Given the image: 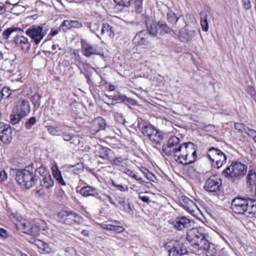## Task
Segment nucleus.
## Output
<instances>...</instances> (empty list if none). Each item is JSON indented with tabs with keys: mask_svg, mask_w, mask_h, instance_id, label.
<instances>
[{
	"mask_svg": "<svg viewBox=\"0 0 256 256\" xmlns=\"http://www.w3.org/2000/svg\"><path fill=\"white\" fill-rule=\"evenodd\" d=\"M42 96L38 94H35L32 96L31 101L35 108L38 109L40 106V99Z\"/></svg>",
	"mask_w": 256,
	"mask_h": 256,
	"instance_id": "nucleus-34",
	"label": "nucleus"
},
{
	"mask_svg": "<svg viewBox=\"0 0 256 256\" xmlns=\"http://www.w3.org/2000/svg\"><path fill=\"white\" fill-rule=\"evenodd\" d=\"M245 215L249 218L256 217V200L248 199Z\"/></svg>",
	"mask_w": 256,
	"mask_h": 256,
	"instance_id": "nucleus-21",
	"label": "nucleus"
},
{
	"mask_svg": "<svg viewBox=\"0 0 256 256\" xmlns=\"http://www.w3.org/2000/svg\"><path fill=\"white\" fill-rule=\"evenodd\" d=\"M18 28H16L11 27L8 28L2 33V37L3 39L7 40L13 32H16Z\"/></svg>",
	"mask_w": 256,
	"mask_h": 256,
	"instance_id": "nucleus-35",
	"label": "nucleus"
},
{
	"mask_svg": "<svg viewBox=\"0 0 256 256\" xmlns=\"http://www.w3.org/2000/svg\"><path fill=\"white\" fill-rule=\"evenodd\" d=\"M20 114L22 116H25L28 114L30 110V103L28 100H22L21 103L20 105Z\"/></svg>",
	"mask_w": 256,
	"mask_h": 256,
	"instance_id": "nucleus-28",
	"label": "nucleus"
},
{
	"mask_svg": "<svg viewBox=\"0 0 256 256\" xmlns=\"http://www.w3.org/2000/svg\"><path fill=\"white\" fill-rule=\"evenodd\" d=\"M234 128L236 130H238L240 132H244L246 130H247L248 128H246L244 125L242 123L236 122L234 124Z\"/></svg>",
	"mask_w": 256,
	"mask_h": 256,
	"instance_id": "nucleus-52",
	"label": "nucleus"
},
{
	"mask_svg": "<svg viewBox=\"0 0 256 256\" xmlns=\"http://www.w3.org/2000/svg\"><path fill=\"white\" fill-rule=\"evenodd\" d=\"M192 150V143L189 142L180 144L172 156L175 158L177 162L184 165L190 164L189 160L190 152Z\"/></svg>",
	"mask_w": 256,
	"mask_h": 256,
	"instance_id": "nucleus-3",
	"label": "nucleus"
},
{
	"mask_svg": "<svg viewBox=\"0 0 256 256\" xmlns=\"http://www.w3.org/2000/svg\"><path fill=\"white\" fill-rule=\"evenodd\" d=\"M247 167L240 162H232L231 164L223 171L226 177H230L234 180H239L246 173Z\"/></svg>",
	"mask_w": 256,
	"mask_h": 256,
	"instance_id": "nucleus-4",
	"label": "nucleus"
},
{
	"mask_svg": "<svg viewBox=\"0 0 256 256\" xmlns=\"http://www.w3.org/2000/svg\"><path fill=\"white\" fill-rule=\"evenodd\" d=\"M142 132L144 136H147L152 142L156 144L160 143L162 140V136L151 124H146L142 126Z\"/></svg>",
	"mask_w": 256,
	"mask_h": 256,
	"instance_id": "nucleus-10",
	"label": "nucleus"
},
{
	"mask_svg": "<svg viewBox=\"0 0 256 256\" xmlns=\"http://www.w3.org/2000/svg\"><path fill=\"white\" fill-rule=\"evenodd\" d=\"M114 1L120 6H127L130 4L132 0H114Z\"/></svg>",
	"mask_w": 256,
	"mask_h": 256,
	"instance_id": "nucleus-51",
	"label": "nucleus"
},
{
	"mask_svg": "<svg viewBox=\"0 0 256 256\" xmlns=\"http://www.w3.org/2000/svg\"><path fill=\"white\" fill-rule=\"evenodd\" d=\"M8 232L4 228H0V236L6 238L8 236Z\"/></svg>",
	"mask_w": 256,
	"mask_h": 256,
	"instance_id": "nucleus-61",
	"label": "nucleus"
},
{
	"mask_svg": "<svg viewBox=\"0 0 256 256\" xmlns=\"http://www.w3.org/2000/svg\"><path fill=\"white\" fill-rule=\"evenodd\" d=\"M179 18L180 16H178L172 10L168 11L167 13L166 20L169 24L172 25V27H175Z\"/></svg>",
	"mask_w": 256,
	"mask_h": 256,
	"instance_id": "nucleus-27",
	"label": "nucleus"
},
{
	"mask_svg": "<svg viewBox=\"0 0 256 256\" xmlns=\"http://www.w3.org/2000/svg\"><path fill=\"white\" fill-rule=\"evenodd\" d=\"M209 235L202 227L194 228L187 232L186 240L195 248L208 252L210 255L215 254L214 244L208 241Z\"/></svg>",
	"mask_w": 256,
	"mask_h": 256,
	"instance_id": "nucleus-2",
	"label": "nucleus"
},
{
	"mask_svg": "<svg viewBox=\"0 0 256 256\" xmlns=\"http://www.w3.org/2000/svg\"><path fill=\"white\" fill-rule=\"evenodd\" d=\"M200 16V25L202 30L204 32H208V16L205 12H201Z\"/></svg>",
	"mask_w": 256,
	"mask_h": 256,
	"instance_id": "nucleus-31",
	"label": "nucleus"
},
{
	"mask_svg": "<svg viewBox=\"0 0 256 256\" xmlns=\"http://www.w3.org/2000/svg\"><path fill=\"white\" fill-rule=\"evenodd\" d=\"M138 198L142 202H146L147 204H150V197L147 196L146 194V193L140 192L138 194Z\"/></svg>",
	"mask_w": 256,
	"mask_h": 256,
	"instance_id": "nucleus-50",
	"label": "nucleus"
},
{
	"mask_svg": "<svg viewBox=\"0 0 256 256\" xmlns=\"http://www.w3.org/2000/svg\"><path fill=\"white\" fill-rule=\"evenodd\" d=\"M156 26L160 27L159 22L158 23H153L150 26L149 28V34H152V36H156Z\"/></svg>",
	"mask_w": 256,
	"mask_h": 256,
	"instance_id": "nucleus-48",
	"label": "nucleus"
},
{
	"mask_svg": "<svg viewBox=\"0 0 256 256\" xmlns=\"http://www.w3.org/2000/svg\"><path fill=\"white\" fill-rule=\"evenodd\" d=\"M1 89L0 92V101L2 98H8L11 94L10 90L9 88L2 87Z\"/></svg>",
	"mask_w": 256,
	"mask_h": 256,
	"instance_id": "nucleus-38",
	"label": "nucleus"
},
{
	"mask_svg": "<svg viewBox=\"0 0 256 256\" xmlns=\"http://www.w3.org/2000/svg\"><path fill=\"white\" fill-rule=\"evenodd\" d=\"M15 180L19 185L26 189L32 188L40 180L41 188L38 190L36 193L40 196L45 193L44 189H50L54 186V182L48 169L42 166L35 169L32 164L23 170H16Z\"/></svg>",
	"mask_w": 256,
	"mask_h": 256,
	"instance_id": "nucleus-1",
	"label": "nucleus"
},
{
	"mask_svg": "<svg viewBox=\"0 0 256 256\" xmlns=\"http://www.w3.org/2000/svg\"><path fill=\"white\" fill-rule=\"evenodd\" d=\"M82 53L86 56L90 57L94 54L103 56L101 50L98 48L96 46L92 45L83 41H82Z\"/></svg>",
	"mask_w": 256,
	"mask_h": 256,
	"instance_id": "nucleus-17",
	"label": "nucleus"
},
{
	"mask_svg": "<svg viewBox=\"0 0 256 256\" xmlns=\"http://www.w3.org/2000/svg\"><path fill=\"white\" fill-rule=\"evenodd\" d=\"M113 186H114L118 190H120L121 192H126L128 190V186H124L121 184H116L114 182Z\"/></svg>",
	"mask_w": 256,
	"mask_h": 256,
	"instance_id": "nucleus-58",
	"label": "nucleus"
},
{
	"mask_svg": "<svg viewBox=\"0 0 256 256\" xmlns=\"http://www.w3.org/2000/svg\"><path fill=\"white\" fill-rule=\"evenodd\" d=\"M43 25H32L26 31V34L33 41L36 45H38L48 33V29H44Z\"/></svg>",
	"mask_w": 256,
	"mask_h": 256,
	"instance_id": "nucleus-7",
	"label": "nucleus"
},
{
	"mask_svg": "<svg viewBox=\"0 0 256 256\" xmlns=\"http://www.w3.org/2000/svg\"><path fill=\"white\" fill-rule=\"evenodd\" d=\"M190 154H192L191 156L189 155V160L190 161V164L194 162L196 158V152L194 148V146L192 144V150L190 152Z\"/></svg>",
	"mask_w": 256,
	"mask_h": 256,
	"instance_id": "nucleus-49",
	"label": "nucleus"
},
{
	"mask_svg": "<svg viewBox=\"0 0 256 256\" xmlns=\"http://www.w3.org/2000/svg\"><path fill=\"white\" fill-rule=\"evenodd\" d=\"M158 22L160 26H161L162 34H170L174 32V27H172V25L169 24V26H168L164 22Z\"/></svg>",
	"mask_w": 256,
	"mask_h": 256,
	"instance_id": "nucleus-33",
	"label": "nucleus"
},
{
	"mask_svg": "<svg viewBox=\"0 0 256 256\" xmlns=\"http://www.w3.org/2000/svg\"><path fill=\"white\" fill-rule=\"evenodd\" d=\"M242 4L243 8L246 10H249L252 8L251 2L250 0H242Z\"/></svg>",
	"mask_w": 256,
	"mask_h": 256,
	"instance_id": "nucleus-55",
	"label": "nucleus"
},
{
	"mask_svg": "<svg viewBox=\"0 0 256 256\" xmlns=\"http://www.w3.org/2000/svg\"><path fill=\"white\" fill-rule=\"evenodd\" d=\"M142 172L145 175L146 177L149 180L154 182L155 178L152 174L148 170H145V171H142Z\"/></svg>",
	"mask_w": 256,
	"mask_h": 256,
	"instance_id": "nucleus-54",
	"label": "nucleus"
},
{
	"mask_svg": "<svg viewBox=\"0 0 256 256\" xmlns=\"http://www.w3.org/2000/svg\"><path fill=\"white\" fill-rule=\"evenodd\" d=\"M246 130L245 133L252 138L254 141L256 143V130L249 128H247V130Z\"/></svg>",
	"mask_w": 256,
	"mask_h": 256,
	"instance_id": "nucleus-44",
	"label": "nucleus"
},
{
	"mask_svg": "<svg viewBox=\"0 0 256 256\" xmlns=\"http://www.w3.org/2000/svg\"><path fill=\"white\" fill-rule=\"evenodd\" d=\"M6 11V8L4 4L2 2H0V13L2 14Z\"/></svg>",
	"mask_w": 256,
	"mask_h": 256,
	"instance_id": "nucleus-63",
	"label": "nucleus"
},
{
	"mask_svg": "<svg viewBox=\"0 0 256 256\" xmlns=\"http://www.w3.org/2000/svg\"><path fill=\"white\" fill-rule=\"evenodd\" d=\"M126 174H127L128 176H131V177H132V175L134 174V172H133L132 170H126V172H125Z\"/></svg>",
	"mask_w": 256,
	"mask_h": 256,
	"instance_id": "nucleus-64",
	"label": "nucleus"
},
{
	"mask_svg": "<svg viewBox=\"0 0 256 256\" xmlns=\"http://www.w3.org/2000/svg\"><path fill=\"white\" fill-rule=\"evenodd\" d=\"M168 246L170 248L168 250L169 256H181L188 252L183 244L179 241L172 240Z\"/></svg>",
	"mask_w": 256,
	"mask_h": 256,
	"instance_id": "nucleus-11",
	"label": "nucleus"
},
{
	"mask_svg": "<svg viewBox=\"0 0 256 256\" xmlns=\"http://www.w3.org/2000/svg\"><path fill=\"white\" fill-rule=\"evenodd\" d=\"M196 35V32L192 28L185 26L180 32V36L186 40H190Z\"/></svg>",
	"mask_w": 256,
	"mask_h": 256,
	"instance_id": "nucleus-20",
	"label": "nucleus"
},
{
	"mask_svg": "<svg viewBox=\"0 0 256 256\" xmlns=\"http://www.w3.org/2000/svg\"><path fill=\"white\" fill-rule=\"evenodd\" d=\"M111 27L110 25L106 24H104L101 29V32L102 34H107L110 36L111 34Z\"/></svg>",
	"mask_w": 256,
	"mask_h": 256,
	"instance_id": "nucleus-42",
	"label": "nucleus"
},
{
	"mask_svg": "<svg viewBox=\"0 0 256 256\" xmlns=\"http://www.w3.org/2000/svg\"><path fill=\"white\" fill-rule=\"evenodd\" d=\"M20 2V0H7L6 4L12 6H16Z\"/></svg>",
	"mask_w": 256,
	"mask_h": 256,
	"instance_id": "nucleus-62",
	"label": "nucleus"
},
{
	"mask_svg": "<svg viewBox=\"0 0 256 256\" xmlns=\"http://www.w3.org/2000/svg\"><path fill=\"white\" fill-rule=\"evenodd\" d=\"M180 204L187 211L191 214L195 212L196 210L198 209L197 206L195 203L188 198L182 196L179 198Z\"/></svg>",
	"mask_w": 256,
	"mask_h": 256,
	"instance_id": "nucleus-19",
	"label": "nucleus"
},
{
	"mask_svg": "<svg viewBox=\"0 0 256 256\" xmlns=\"http://www.w3.org/2000/svg\"><path fill=\"white\" fill-rule=\"evenodd\" d=\"M99 25L96 22H91L90 26V31L96 34V31L98 30Z\"/></svg>",
	"mask_w": 256,
	"mask_h": 256,
	"instance_id": "nucleus-53",
	"label": "nucleus"
},
{
	"mask_svg": "<svg viewBox=\"0 0 256 256\" xmlns=\"http://www.w3.org/2000/svg\"><path fill=\"white\" fill-rule=\"evenodd\" d=\"M248 199L241 198H234L231 204V208L236 214H245Z\"/></svg>",
	"mask_w": 256,
	"mask_h": 256,
	"instance_id": "nucleus-12",
	"label": "nucleus"
},
{
	"mask_svg": "<svg viewBox=\"0 0 256 256\" xmlns=\"http://www.w3.org/2000/svg\"><path fill=\"white\" fill-rule=\"evenodd\" d=\"M127 98L124 96L120 94L118 92L113 96V101L116 100V102H120L126 100Z\"/></svg>",
	"mask_w": 256,
	"mask_h": 256,
	"instance_id": "nucleus-43",
	"label": "nucleus"
},
{
	"mask_svg": "<svg viewBox=\"0 0 256 256\" xmlns=\"http://www.w3.org/2000/svg\"><path fill=\"white\" fill-rule=\"evenodd\" d=\"M208 155L210 160L215 162L213 165L217 168L222 167L226 162V156L220 150L212 148L209 150Z\"/></svg>",
	"mask_w": 256,
	"mask_h": 256,
	"instance_id": "nucleus-8",
	"label": "nucleus"
},
{
	"mask_svg": "<svg viewBox=\"0 0 256 256\" xmlns=\"http://www.w3.org/2000/svg\"><path fill=\"white\" fill-rule=\"evenodd\" d=\"M58 220L66 225L80 224L83 221V218L72 210H62L57 215Z\"/></svg>",
	"mask_w": 256,
	"mask_h": 256,
	"instance_id": "nucleus-5",
	"label": "nucleus"
},
{
	"mask_svg": "<svg viewBox=\"0 0 256 256\" xmlns=\"http://www.w3.org/2000/svg\"><path fill=\"white\" fill-rule=\"evenodd\" d=\"M14 42L24 52H28L30 48L31 44L28 39L24 36H17L14 37Z\"/></svg>",
	"mask_w": 256,
	"mask_h": 256,
	"instance_id": "nucleus-18",
	"label": "nucleus"
},
{
	"mask_svg": "<svg viewBox=\"0 0 256 256\" xmlns=\"http://www.w3.org/2000/svg\"><path fill=\"white\" fill-rule=\"evenodd\" d=\"M24 116H22L21 114L20 113H18L17 114H14V116H11V121L12 124H15L17 123H18L21 120L22 118Z\"/></svg>",
	"mask_w": 256,
	"mask_h": 256,
	"instance_id": "nucleus-41",
	"label": "nucleus"
},
{
	"mask_svg": "<svg viewBox=\"0 0 256 256\" xmlns=\"http://www.w3.org/2000/svg\"><path fill=\"white\" fill-rule=\"evenodd\" d=\"M100 226L104 229H106L108 230H112V224H108L104 222Z\"/></svg>",
	"mask_w": 256,
	"mask_h": 256,
	"instance_id": "nucleus-60",
	"label": "nucleus"
},
{
	"mask_svg": "<svg viewBox=\"0 0 256 256\" xmlns=\"http://www.w3.org/2000/svg\"><path fill=\"white\" fill-rule=\"evenodd\" d=\"M222 180L217 175L210 176L206 182L204 188L206 190L218 193L222 189Z\"/></svg>",
	"mask_w": 256,
	"mask_h": 256,
	"instance_id": "nucleus-9",
	"label": "nucleus"
},
{
	"mask_svg": "<svg viewBox=\"0 0 256 256\" xmlns=\"http://www.w3.org/2000/svg\"><path fill=\"white\" fill-rule=\"evenodd\" d=\"M51 170L54 178L62 186H65L66 185V183L63 178L61 172L56 163H54L52 165Z\"/></svg>",
	"mask_w": 256,
	"mask_h": 256,
	"instance_id": "nucleus-22",
	"label": "nucleus"
},
{
	"mask_svg": "<svg viewBox=\"0 0 256 256\" xmlns=\"http://www.w3.org/2000/svg\"><path fill=\"white\" fill-rule=\"evenodd\" d=\"M71 24L72 28H80L83 26L82 24L78 20H72Z\"/></svg>",
	"mask_w": 256,
	"mask_h": 256,
	"instance_id": "nucleus-56",
	"label": "nucleus"
},
{
	"mask_svg": "<svg viewBox=\"0 0 256 256\" xmlns=\"http://www.w3.org/2000/svg\"><path fill=\"white\" fill-rule=\"evenodd\" d=\"M170 223L174 229L182 231L190 226V220L186 216H180L170 220Z\"/></svg>",
	"mask_w": 256,
	"mask_h": 256,
	"instance_id": "nucleus-15",
	"label": "nucleus"
},
{
	"mask_svg": "<svg viewBox=\"0 0 256 256\" xmlns=\"http://www.w3.org/2000/svg\"><path fill=\"white\" fill-rule=\"evenodd\" d=\"M136 46H147L150 43V34L146 30H142L136 34L133 39Z\"/></svg>",
	"mask_w": 256,
	"mask_h": 256,
	"instance_id": "nucleus-13",
	"label": "nucleus"
},
{
	"mask_svg": "<svg viewBox=\"0 0 256 256\" xmlns=\"http://www.w3.org/2000/svg\"><path fill=\"white\" fill-rule=\"evenodd\" d=\"M36 117H31L28 121L25 122L24 126L26 130H30L36 124Z\"/></svg>",
	"mask_w": 256,
	"mask_h": 256,
	"instance_id": "nucleus-37",
	"label": "nucleus"
},
{
	"mask_svg": "<svg viewBox=\"0 0 256 256\" xmlns=\"http://www.w3.org/2000/svg\"><path fill=\"white\" fill-rule=\"evenodd\" d=\"M34 244L38 248L40 252L42 254L50 253L52 251V249L46 242L38 240H34Z\"/></svg>",
	"mask_w": 256,
	"mask_h": 256,
	"instance_id": "nucleus-25",
	"label": "nucleus"
},
{
	"mask_svg": "<svg viewBox=\"0 0 256 256\" xmlns=\"http://www.w3.org/2000/svg\"><path fill=\"white\" fill-rule=\"evenodd\" d=\"M180 140L178 137L176 136L170 137L168 140L166 146L162 148L164 153L168 156H172L180 145Z\"/></svg>",
	"mask_w": 256,
	"mask_h": 256,
	"instance_id": "nucleus-14",
	"label": "nucleus"
},
{
	"mask_svg": "<svg viewBox=\"0 0 256 256\" xmlns=\"http://www.w3.org/2000/svg\"><path fill=\"white\" fill-rule=\"evenodd\" d=\"M65 126H47V130L48 132L52 136H58L60 132L64 130Z\"/></svg>",
	"mask_w": 256,
	"mask_h": 256,
	"instance_id": "nucleus-30",
	"label": "nucleus"
},
{
	"mask_svg": "<svg viewBox=\"0 0 256 256\" xmlns=\"http://www.w3.org/2000/svg\"><path fill=\"white\" fill-rule=\"evenodd\" d=\"M72 20H64L60 25V28H64V30H66L72 28Z\"/></svg>",
	"mask_w": 256,
	"mask_h": 256,
	"instance_id": "nucleus-47",
	"label": "nucleus"
},
{
	"mask_svg": "<svg viewBox=\"0 0 256 256\" xmlns=\"http://www.w3.org/2000/svg\"><path fill=\"white\" fill-rule=\"evenodd\" d=\"M66 168H73L72 171L75 174H78L82 172L84 170V166L82 163H78L75 165H66Z\"/></svg>",
	"mask_w": 256,
	"mask_h": 256,
	"instance_id": "nucleus-32",
	"label": "nucleus"
},
{
	"mask_svg": "<svg viewBox=\"0 0 256 256\" xmlns=\"http://www.w3.org/2000/svg\"><path fill=\"white\" fill-rule=\"evenodd\" d=\"M60 29V28H52L50 33L48 34V37L50 38L51 37L56 35L58 33Z\"/></svg>",
	"mask_w": 256,
	"mask_h": 256,
	"instance_id": "nucleus-59",
	"label": "nucleus"
},
{
	"mask_svg": "<svg viewBox=\"0 0 256 256\" xmlns=\"http://www.w3.org/2000/svg\"><path fill=\"white\" fill-rule=\"evenodd\" d=\"M36 224L40 226L38 227L37 226H32L26 220L20 222L16 225L19 229L23 230L24 232L36 236L39 235L40 230H44L46 228V224L44 220H40Z\"/></svg>",
	"mask_w": 256,
	"mask_h": 256,
	"instance_id": "nucleus-6",
	"label": "nucleus"
},
{
	"mask_svg": "<svg viewBox=\"0 0 256 256\" xmlns=\"http://www.w3.org/2000/svg\"><path fill=\"white\" fill-rule=\"evenodd\" d=\"M62 137L65 141L70 142V143L75 146H78L80 143V138L76 135L68 134L64 132H62Z\"/></svg>",
	"mask_w": 256,
	"mask_h": 256,
	"instance_id": "nucleus-23",
	"label": "nucleus"
},
{
	"mask_svg": "<svg viewBox=\"0 0 256 256\" xmlns=\"http://www.w3.org/2000/svg\"><path fill=\"white\" fill-rule=\"evenodd\" d=\"M7 174L3 170H0V182H4L7 178Z\"/></svg>",
	"mask_w": 256,
	"mask_h": 256,
	"instance_id": "nucleus-57",
	"label": "nucleus"
},
{
	"mask_svg": "<svg viewBox=\"0 0 256 256\" xmlns=\"http://www.w3.org/2000/svg\"><path fill=\"white\" fill-rule=\"evenodd\" d=\"M134 2V10L136 14H141L143 12L142 0H133Z\"/></svg>",
	"mask_w": 256,
	"mask_h": 256,
	"instance_id": "nucleus-36",
	"label": "nucleus"
},
{
	"mask_svg": "<svg viewBox=\"0 0 256 256\" xmlns=\"http://www.w3.org/2000/svg\"><path fill=\"white\" fill-rule=\"evenodd\" d=\"M114 204L116 207H118L120 210L124 211V212L132 214V208L130 206V204L125 205L124 198L122 197L120 198V200H118V202H114Z\"/></svg>",
	"mask_w": 256,
	"mask_h": 256,
	"instance_id": "nucleus-24",
	"label": "nucleus"
},
{
	"mask_svg": "<svg viewBox=\"0 0 256 256\" xmlns=\"http://www.w3.org/2000/svg\"><path fill=\"white\" fill-rule=\"evenodd\" d=\"M113 162L116 166H123L126 164V160L122 157H118L113 160Z\"/></svg>",
	"mask_w": 256,
	"mask_h": 256,
	"instance_id": "nucleus-46",
	"label": "nucleus"
},
{
	"mask_svg": "<svg viewBox=\"0 0 256 256\" xmlns=\"http://www.w3.org/2000/svg\"><path fill=\"white\" fill-rule=\"evenodd\" d=\"M12 140V130L8 125L0 122V140L9 144Z\"/></svg>",
	"mask_w": 256,
	"mask_h": 256,
	"instance_id": "nucleus-16",
	"label": "nucleus"
},
{
	"mask_svg": "<svg viewBox=\"0 0 256 256\" xmlns=\"http://www.w3.org/2000/svg\"><path fill=\"white\" fill-rule=\"evenodd\" d=\"M80 192L82 195L84 196H94L97 194L96 188L90 186H86L82 188Z\"/></svg>",
	"mask_w": 256,
	"mask_h": 256,
	"instance_id": "nucleus-29",
	"label": "nucleus"
},
{
	"mask_svg": "<svg viewBox=\"0 0 256 256\" xmlns=\"http://www.w3.org/2000/svg\"><path fill=\"white\" fill-rule=\"evenodd\" d=\"M214 251L215 252V254L214 255H210L208 253V252H206V254L209 256H228L227 252L224 249H222L218 252H216L215 247L214 246Z\"/></svg>",
	"mask_w": 256,
	"mask_h": 256,
	"instance_id": "nucleus-45",
	"label": "nucleus"
},
{
	"mask_svg": "<svg viewBox=\"0 0 256 256\" xmlns=\"http://www.w3.org/2000/svg\"><path fill=\"white\" fill-rule=\"evenodd\" d=\"M247 184L252 189L256 188V173L254 170H250L248 172Z\"/></svg>",
	"mask_w": 256,
	"mask_h": 256,
	"instance_id": "nucleus-26",
	"label": "nucleus"
},
{
	"mask_svg": "<svg viewBox=\"0 0 256 256\" xmlns=\"http://www.w3.org/2000/svg\"><path fill=\"white\" fill-rule=\"evenodd\" d=\"M120 222L117 221L113 222V231L118 233H121L124 230V228L122 226H118Z\"/></svg>",
	"mask_w": 256,
	"mask_h": 256,
	"instance_id": "nucleus-40",
	"label": "nucleus"
},
{
	"mask_svg": "<svg viewBox=\"0 0 256 256\" xmlns=\"http://www.w3.org/2000/svg\"><path fill=\"white\" fill-rule=\"evenodd\" d=\"M94 124L95 125H98L99 128L96 130V132L100 129H104L105 126V122L104 118L101 117H98L94 120Z\"/></svg>",
	"mask_w": 256,
	"mask_h": 256,
	"instance_id": "nucleus-39",
	"label": "nucleus"
}]
</instances>
